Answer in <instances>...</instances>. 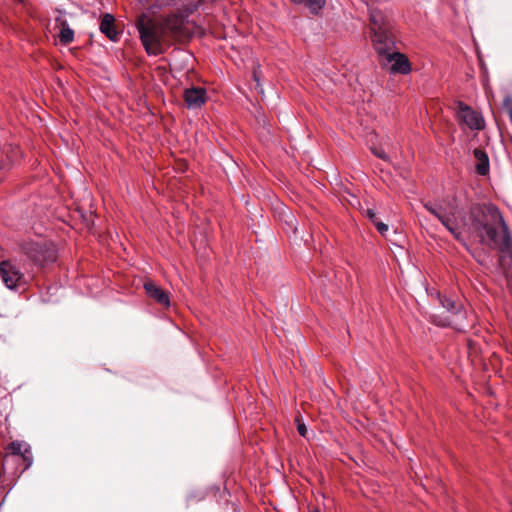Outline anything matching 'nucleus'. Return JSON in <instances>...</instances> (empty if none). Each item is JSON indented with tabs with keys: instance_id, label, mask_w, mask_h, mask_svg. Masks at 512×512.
I'll use <instances>...</instances> for the list:
<instances>
[{
	"instance_id": "obj_1",
	"label": "nucleus",
	"mask_w": 512,
	"mask_h": 512,
	"mask_svg": "<svg viewBox=\"0 0 512 512\" xmlns=\"http://www.w3.org/2000/svg\"><path fill=\"white\" fill-rule=\"evenodd\" d=\"M424 207L464 246H467L463 237V233L466 231L470 232L473 229L478 233L482 243L492 245L498 242V229L501 228L503 232L507 230L502 214L499 209L492 204H477L471 207V226L467 224L462 213L453 206L447 207L426 203Z\"/></svg>"
},
{
	"instance_id": "obj_2",
	"label": "nucleus",
	"mask_w": 512,
	"mask_h": 512,
	"mask_svg": "<svg viewBox=\"0 0 512 512\" xmlns=\"http://www.w3.org/2000/svg\"><path fill=\"white\" fill-rule=\"evenodd\" d=\"M369 38L380 58L395 48V37L392 33L390 14L381 9L370 11Z\"/></svg>"
},
{
	"instance_id": "obj_3",
	"label": "nucleus",
	"mask_w": 512,
	"mask_h": 512,
	"mask_svg": "<svg viewBox=\"0 0 512 512\" xmlns=\"http://www.w3.org/2000/svg\"><path fill=\"white\" fill-rule=\"evenodd\" d=\"M137 28L141 41L149 54L161 53L162 46L170 41L161 19L152 20L147 15L141 14L137 20Z\"/></svg>"
},
{
	"instance_id": "obj_4",
	"label": "nucleus",
	"mask_w": 512,
	"mask_h": 512,
	"mask_svg": "<svg viewBox=\"0 0 512 512\" xmlns=\"http://www.w3.org/2000/svg\"><path fill=\"white\" fill-rule=\"evenodd\" d=\"M440 303L447 313V315L442 316L438 314H433L431 316L432 321L439 326H452L457 330H462L463 326L459 322V319L464 318V312L462 311L461 305L456 304L449 298H441Z\"/></svg>"
},
{
	"instance_id": "obj_5",
	"label": "nucleus",
	"mask_w": 512,
	"mask_h": 512,
	"mask_svg": "<svg viewBox=\"0 0 512 512\" xmlns=\"http://www.w3.org/2000/svg\"><path fill=\"white\" fill-rule=\"evenodd\" d=\"M457 118L461 124L466 125L471 130H482L485 125L481 114L463 102L457 104Z\"/></svg>"
},
{
	"instance_id": "obj_6",
	"label": "nucleus",
	"mask_w": 512,
	"mask_h": 512,
	"mask_svg": "<svg viewBox=\"0 0 512 512\" xmlns=\"http://www.w3.org/2000/svg\"><path fill=\"white\" fill-rule=\"evenodd\" d=\"M8 453L5 456L4 460L6 463L12 462H21L23 464L22 471L26 470L31 465V460L27 456L30 451L29 444L23 441H12L7 446Z\"/></svg>"
},
{
	"instance_id": "obj_7",
	"label": "nucleus",
	"mask_w": 512,
	"mask_h": 512,
	"mask_svg": "<svg viewBox=\"0 0 512 512\" xmlns=\"http://www.w3.org/2000/svg\"><path fill=\"white\" fill-rule=\"evenodd\" d=\"M0 277L8 289L16 290L22 284L23 274L10 261L0 263Z\"/></svg>"
},
{
	"instance_id": "obj_8",
	"label": "nucleus",
	"mask_w": 512,
	"mask_h": 512,
	"mask_svg": "<svg viewBox=\"0 0 512 512\" xmlns=\"http://www.w3.org/2000/svg\"><path fill=\"white\" fill-rule=\"evenodd\" d=\"M57 257L55 246L46 240H41L34 247V266L45 267L55 262Z\"/></svg>"
},
{
	"instance_id": "obj_9",
	"label": "nucleus",
	"mask_w": 512,
	"mask_h": 512,
	"mask_svg": "<svg viewBox=\"0 0 512 512\" xmlns=\"http://www.w3.org/2000/svg\"><path fill=\"white\" fill-rule=\"evenodd\" d=\"M383 64L391 63L390 71L407 75L411 72V63L406 55L392 50L390 53L381 58Z\"/></svg>"
},
{
	"instance_id": "obj_10",
	"label": "nucleus",
	"mask_w": 512,
	"mask_h": 512,
	"mask_svg": "<svg viewBox=\"0 0 512 512\" xmlns=\"http://www.w3.org/2000/svg\"><path fill=\"white\" fill-rule=\"evenodd\" d=\"M206 99V90L201 87H192L184 92L185 104L189 109L200 108L206 102Z\"/></svg>"
},
{
	"instance_id": "obj_11",
	"label": "nucleus",
	"mask_w": 512,
	"mask_h": 512,
	"mask_svg": "<svg viewBox=\"0 0 512 512\" xmlns=\"http://www.w3.org/2000/svg\"><path fill=\"white\" fill-rule=\"evenodd\" d=\"M163 25L167 30V35L170 39L177 38L182 35V30L185 24V19L182 15L174 14L161 19Z\"/></svg>"
},
{
	"instance_id": "obj_12",
	"label": "nucleus",
	"mask_w": 512,
	"mask_h": 512,
	"mask_svg": "<svg viewBox=\"0 0 512 512\" xmlns=\"http://www.w3.org/2000/svg\"><path fill=\"white\" fill-rule=\"evenodd\" d=\"M144 289L149 297L154 299L157 303L169 307L170 299L167 292H165L161 287L157 286L155 283L149 281L144 284Z\"/></svg>"
},
{
	"instance_id": "obj_13",
	"label": "nucleus",
	"mask_w": 512,
	"mask_h": 512,
	"mask_svg": "<svg viewBox=\"0 0 512 512\" xmlns=\"http://www.w3.org/2000/svg\"><path fill=\"white\" fill-rule=\"evenodd\" d=\"M100 31L111 41L118 40V32L115 29V18L112 14L107 13L103 15L100 23Z\"/></svg>"
},
{
	"instance_id": "obj_14",
	"label": "nucleus",
	"mask_w": 512,
	"mask_h": 512,
	"mask_svg": "<svg viewBox=\"0 0 512 512\" xmlns=\"http://www.w3.org/2000/svg\"><path fill=\"white\" fill-rule=\"evenodd\" d=\"M474 157L477 160L476 171L480 175H486L489 171V160L486 153L480 149L474 150Z\"/></svg>"
},
{
	"instance_id": "obj_15",
	"label": "nucleus",
	"mask_w": 512,
	"mask_h": 512,
	"mask_svg": "<svg viewBox=\"0 0 512 512\" xmlns=\"http://www.w3.org/2000/svg\"><path fill=\"white\" fill-rule=\"evenodd\" d=\"M294 4L304 5L311 13H318L324 6L325 0H290Z\"/></svg>"
},
{
	"instance_id": "obj_16",
	"label": "nucleus",
	"mask_w": 512,
	"mask_h": 512,
	"mask_svg": "<svg viewBox=\"0 0 512 512\" xmlns=\"http://www.w3.org/2000/svg\"><path fill=\"white\" fill-rule=\"evenodd\" d=\"M60 42L63 44L71 43L74 39V32L68 26H63L59 33Z\"/></svg>"
},
{
	"instance_id": "obj_17",
	"label": "nucleus",
	"mask_w": 512,
	"mask_h": 512,
	"mask_svg": "<svg viewBox=\"0 0 512 512\" xmlns=\"http://www.w3.org/2000/svg\"><path fill=\"white\" fill-rule=\"evenodd\" d=\"M373 224L376 226L378 232L382 235H385V233L388 231V225L383 222L376 220Z\"/></svg>"
},
{
	"instance_id": "obj_18",
	"label": "nucleus",
	"mask_w": 512,
	"mask_h": 512,
	"mask_svg": "<svg viewBox=\"0 0 512 512\" xmlns=\"http://www.w3.org/2000/svg\"><path fill=\"white\" fill-rule=\"evenodd\" d=\"M372 152L374 153V155H376L377 157H379L381 159H384V160L388 159V156L386 155V153L380 148H372Z\"/></svg>"
},
{
	"instance_id": "obj_19",
	"label": "nucleus",
	"mask_w": 512,
	"mask_h": 512,
	"mask_svg": "<svg viewBox=\"0 0 512 512\" xmlns=\"http://www.w3.org/2000/svg\"><path fill=\"white\" fill-rule=\"evenodd\" d=\"M365 216L368 217L373 223L378 220L377 217H376V213L373 209H370L368 208L365 212H364Z\"/></svg>"
},
{
	"instance_id": "obj_20",
	"label": "nucleus",
	"mask_w": 512,
	"mask_h": 512,
	"mask_svg": "<svg viewBox=\"0 0 512 512\" xmlns=\"http://www.w3.org/2000/svg\"><path fill=\"white\" fill-rule=\"evenodd\" d=\"M297 430H298V432H299V434L301 436L306 437V435H307V428H306L304 423H300L298 421Z\"/></svg>"
},
{
	"instance_id": "obj_21",
	"label": "nucleus",
	"mask_w": 512,
	"mask_h": 512,
	"mask_svg": "<svg viewBox=\"0 0 512 512\" xmlns=\"http://www.w3.org/2000/svg\"><path fill=\"white\" fill-rule=\"evenodd\" d=\"M509 116H510V119H511V121H512V105H511V107L509 108Z\"/></svg>"
}]
</instances>
